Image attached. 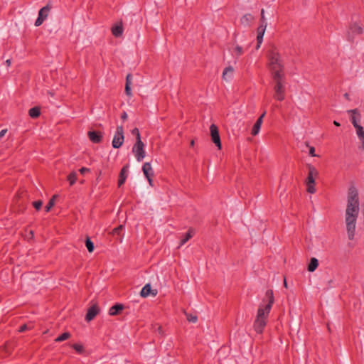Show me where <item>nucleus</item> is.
I'll return each instance as SVG.
<instances>
[{"label":"nucleus","instance_id":"24","mask_svg":"<svg viewBox=\"0 0 364 364\" xmlns=\"http://www.w3.org/2000/svg\"><path fill=\"white\" fill-rule=\"evenodd\" d=\"M194 235V230L193 229H189L184 236V237L181 240L180 245L182 246L185 245Z\"/></svg>","mask_w":364,"mask_h":364},{"label":"nucleus","instance_id":"30","mask_svg":"<svg viewBox=\"0 0 364 364\" xmlns=\"http://www.w3.org/2000/svg\"><path fill=\"white\" fill-rule=\"evenodd\" d=\"M85 246L88 250L89 252H92L94 250V244L90 240L89 237H87L85 240Z\"/></svg>","mask_w":364,"mask_h":364},{"label":"nucleus","instance_id":"52","mask_svg":"<svg viewBox=\"0 0 364 364\" xmlns=\"http://www.w3.org/2000/svg\"><path fill=\"white\" fill-rule=\"evenodd\" d=\"M193 144H194V141H191V145H193Z\"/></svg>","mask_w":364,"mask_h":364},{"label":"nucleus","instance_id":"16","mask_svg":"<svg viewBox=\"0 0 364 364\" xmlns=\"http://www.w3.org/2000/svg\"><path fill=\"white\" fill-rule=\"evenodd\" d=\"M255 20V17L250 14H246L240 18V23L244 26H250Z\"/></svg>","mask_w":364,"mask_h":364},{"label":"nucleus","instance_id":"15","mask_svg":"<svg viewBox=\"0 0 364 364\" xmlns=\"http://www.w3.org/2000/svg\"><path fill=\"white\" fill-rule=\"evenodd\" d=\"M99 308L96 305H93L90 307L87 310V314L85 316V320L87 321H92L98 314Z\"/></svg>","mask_w":364,"mask_h":364},{"label":"nucleus","instance_id":"13","mask_svg":"<svg viewBox=\"0 0 364 364\" xmlns=\"http://www.w3.org/2000/svg\"><path fill=\"white\" fill-rule=\"evenodd\" d=\"M87 135L89 139L95 144L101 142L102 139V134L100 132L89 131Z\"/></svg>","mask_w":364,"mask_h":364},{"label":"nucleus","instance_id":"25","mask_svg":"<svg viewBox=\"0 0 364 364\" xmlns=\"http://www.w3.org/2000/svg\"><path fill=\"white\" fill-rule=\"evenodd\" d=\"M318 259L316 258L313 257L311 259L310 263L309 264L308 270L309 272H314L318 267Z\"/></svg>","mask_w":364,"mask_h":364},{"label":"nucleus","instance_id":"31","mask_svg":"<svg viewBox=\"0 0 364 364\" xmlns=\"http://www.w3.org/2000/svg\"><path fill=\"white\" fill-rule=\"evenodd\" d=\"M260 128H261V127L259 125L255 123V124L252 129L251 134L253 136H256L259 132Z\"/></svg>","mask_w":364,"mask_h":364},{"label":"nucleus","instance_id":"33","mask_svg":"<svg viewBox=\"0 0 364 364\" xmlns=\"http://www.w3.org/2000/svg\"><path fill=\"white\" fill-rule=\"evenodd\" d=\"M307 186V191L310 193H314L316 192L315 183H306Z\"/></svg>","mask_w":364,"mask_h":364},{"label":"nucleus","instance_id":"19","mask_svg":"<svg viewBox=\"0 0 364 364\" xmlns=\"http://www.w3.org/2000/svg\"><path fill=\"white\" fill-rule=\"evenodd\" d=\"M356 135L360 142V148L364 150V129L363 127H358L355 129Z\"/></svg>","mask_w":364,"mask_h":364},{"label":"nucleus","instance_id":"17","mask_svg":"<svg viewBox=\"0 0 364 364\" xmlns=\"http://www.w3.org/2000/svg\"><path fill=\"white\" fill-rule=\"evenodd\" d=\"M234 73V68L232 66L226 67L223 72V79L229 81L232 80Z\"/></svg>","mask_w":364,"mask_h":364},{"label":"nucleus","instance_id":"8","mask_svg":"<svg viewBox=\"0 0 364 364\" xmlns=\"http://www.w3.org/2000/svg\"><path fill=\"white\" fill-rule=\"evenodd\" d=\"M347 112L350 114V119L355 129H358V127H361L362 126L358 124L361 119V115L358 109H349Z\"/></svg>","mask_w":364,"mask_h":364},{"label":"nucleus","instance_id":"38","mask_svg":"<svg viewBox=\"0 0 364 364\" xmlns=\"http://www.w3.org/2000/svg\"><path fill=\"white\" fill-rule=\"evenodd\" d=\"M125 92L127 96H129V97L132 96L131 85H125Z\"/></svg>","mask_w":364,"mask_h":364},{"label":"nucleus","instance_id":"41","mask_svg":"<svg viewBox=\"0 0 364 364\" xmlns=\"http://www.w3.org/2000/svg\"><path fill=\"white\" fill-rule=\"evenodd\" d=\"M132 76L131 74H128L126 77V85H131Z\"/></svg>","mask_w":364,"mask_h":364},{"label":"nucleus","instance_id":"43","mask_svg":"<svg viewBox=\"0 0 364 364\" xmlns=\"http://www.w3.org/2000/svg\"><path fill=\"white\" fill-rule=\"evenodd\" d=\"M309 155L311 156H313V157L316 156V155L315 154V148L314 147L310 146V148H309Z\"/></svg>","mask_w":364,"mask_h":364},{"label":"nucleus","instance_id":"18","mask_svg":"<svg viewBox=\"0 0 364 364\" xmlns=\"http://www.w3.org/2000/svg\"><path fill=\"white\" fill-rule=\"evenodd\" d=\"M124 309V306L121 304H117L112 306L109 310V314L111 316H115L119 314Z\"/></svg>","mask_w":364,"mask_h":364},{"label":"nucleus","instance_id":"44","mask_svg":"<svg viewBox=\"0 0 364 364\" xmlns=\"http://www.w3.org/2000/svg\"><path fill=\"white\" fill-rule=\"evenodd\" d=\"M90 168L85 167H82L81 168L79 169V171L81 174H85L87 172H90Z\"/></svg>","mask_w":364,"mask_h":364},{"label":"nucleus","instance_id":"7","mask_svg":"<svg viewBox=\"0 0 364 364\" xmlns=\"http://www.w3.org/2000/svg\"><path fill=\"white\" fill-rule=\"evenodd\" d=\"M51 9V6L49 4L43 6L38 11V16L35 21L36 26H40L45 20L48 18L50 11Z\"/></svg>","mask_w":364,"mask_h":364},{"label":"nucleus","instance_id":"40","mask_svg":"<svg viewBox=\"0 0 364 364\" xmlns=\"http://www.w3.org/2000/svg\"><path fill=\"white\" fill-rule=\"evenodd\" d=\"M260 23H267L266 19L264 17V10L262 9L261 11V19H260Z\"/></svg>","mask_w":364,"mask_h":364},{"label":"nucleus","instance_id":"10","mask_svg":"<svg viewBox=\"0 0 364 364\" xmlns=\"http://www.w3.org/2000/svg\"><path fill=\"white\" fill-rule=\"evenodd\" d=\"M142 171H143V173H144L145 177L148 180L149 183L151 186H153L152 185V183H153L152 177L154 176V171H153L151 164L149 162L144 163L142 166Z\"/></svg>","mask_w":364,"mask_h":364},{"label":"nucleus","instance_id":"5","mask_svg":"<svg viewBox=\"0 0 364 364\" xmlns=\"http://www.w3.org/2000/svg\"><path fill=\"white\" fill-rule=\"evenodd\" d=\"M124 139L123 127L117 126L112 142V146L114 149H119L123 144Z\"/></svg>","mask_w":364,"mask_h":364},{"label":"nucleus","instance_id":"51","mask_svg":"<svg viewBox=\"0 0 364 364\" xmlns=\"http://www.w3.org/2000/svg\"><path fill=\"white\" fill-rule=\"evenodd\" d=\"M161 327H159V333H161Z\"/></svg>","mask_w":364,"mask_h":364},{"label":"nucleus","instance_id":"34","mask_svg":"<svg viewBox=\"0 0 364 364\" xmlns=\"http://www.w3.org/2000/svg\"><path fill=\"white\" fill-rule=\"evenodd\" d=\"M73 348L77 352V353H81L82 351H83V347L82 345L80 344H77V343H75V344H73Z\"/></svg>","mask_w":364,"mask_h":364},{"label":"nucleus","instance_id":"2","mask_svg":"<svg viewBox=\"0 0 364 364\" xmlns=\"http://www.w3.org/2000/svg\"><path fill=\"white\" fill-rule=\"evenodd\" d=\"M274 302L273 291H266L264 299L259 305L253 328L257 333H262L267 323V318Z\"/></svg>","mask_w":364,"mask_h":364},{"label":"nucleus","instance_id":"35","mask_svg":"<svg viewBox=\"0 0 364 364\" xmlns=\"http://www.w3.org/2000/svg\"><path fill=\"white\" fill-rule=\"evenodd\" d=\"M123 229V225H120L118 227L114 228L112 230V234L113 235H120L121 231Z\"/></svg>","mask_w":364,"mask_h":364},{"label":"nucleus","instance_id":"45","mask_svg":"<svg viewBox=\"0 0 364 364\" xmlns=\"http://www.w3.org/2000/svg\"><path fill=\"white\" fill-rule=\"evenodd\" d=\"M6 132L7 129H2L1 131H0V138L3 137L6 133Z\"/></svg>","mask_w":364,"mask_h":364},{"label":"nucleus","instance_id":"6","mask_svg":"<svg viewBox=\"0 0 364 364\" xmlns=\"http://www.w3.org/2000/svg\"><path fill=\"white\" fill-rule=\"evenodd\" d=\"M132 152L134 153L136 160L138 161H142L145 157L144 144L141 140H136L135 144L132 148Z\"/></svg>","mask_w":364,"mask_h":364},{"label":"nucleus","instance_id":"23","mask_svg":"<svg viewBox=\"0 0 364 364\" xmlns=\"http://www.w3.org/2000/svg\"><path fill=\"white\" fill-rule=\"evenodd\" d=\"M127 176V174L126 167H123L120 171L119 178L118 180V186H121L122 184L124 183Z\"/></svg>","mask_w":364,"mask_h":364},{"label":"nucleus","instance_id":"9","mask_svg":"<svg viewBox=\"0 0 364 364\" xmlns=\"http://www.w3.org/2000/svg\"><path fill=\"white\" fill-rule=\"evenodd\" d=\"M210 136L211 139L213 142L216 145V146L220 149H221V141L219 135L218 128V127L212 124L210 127Z\"/></svg>","mask_w":364,"mask_h":364},{"label":"nucleus","instance_id":"47","mask_svg":"<svg viewBox=\"0 0 364 364\" xmlns=\"http://www.w3.org/2000/svg\"><path fill=\"white\" fill-rule=\"evenodd\" d=\"M6 64L7 66H10L11 64V59H8L6 60Z\"/></svg>","mask_w":364,"mask_h":364},{"label":"nucleus","instance_id":"3","mask_svg":"<svg viewBox=\"0 0 364 364\" xmlns=\"http://www.w3.org/2000/svg\"><path fill=\"white\" fill-rule=\"evenodd\" d=\"M267 58L272 77L285 75L283 60L277 48H272L268 51Z\"/></svg>","mask_w":364,"mask_h":364},{"label":"nucleus","instance_id":"32","mask_svg":"<svg viewBox=\"0 0 364 364\" xmlns=\"http://www.w3.org/2000/svg\"><path fill=\"white\" fill-rule=\"evenodd\" d=\"M186 315L187 320L190 322L196 323L198 321V317L195 315H192V314H186Z\"/></svg>","mask_w":364,"mask_h":364},{"label":"nucleus","instance_id":"46","mask_svg":"<svg viewBox=\"0 0 364 364\" xmlns=\"http://www.w3.org/2000/svg\"><path fill=\"white\" fill-rule=\"evenodd\" d=\"M122 119L123 120H125L127 118V114L126 112H124L122 116H121Z\"/></svg>","mask_w":364,"mask_h":364},{"label":"nucleus","instance_id":"36","mask_svg":"<svg viewBox=\"0 0 364 364\" xmlns=\"http://www.w3.org/2000/svg\"><path fill=\"white\" fill-rule=\"evenodd\" d=\"M42 201L41 200H36L33 203V207L37 210H39L42 207Z\"/></svg>","mask_w":364,"mask_h":364},{"label":"nucleus","instance_id":"4","mask_svg":"<svg viewBox=\"0 0 364 364\" xmlns=\"http://www.w3.org/2000/svg\"><path fill=\"white\" fill-rule=\"evenodd\" d=\"M273 80L274 98L278 101H283L285 98L286 77L285 75L272 77Z\"/></svg>","mask_w":364,"mask_h":364},{"label":"nucleus","instance_id":"50","mask_svg":"<svg viewBox=\"0 0 364 364\" xmlns=\"http://www.w3.org/2000/svg\"><path fill=\"white\" fill-rule=\"evenodd\" d=\"M344 96H345V97H346V98H347V99L348 98V93H346V94L344 95Z\"/></svg>","mask_w":364,"mask_h":364},{"label":"nucleus","instance_id":"21","mask_svg":"<svg viewBox=\"0 0 364 364\" xmlns=\"http://www.w3.org/2000/svg\"><path fill=\"white\" fill-rule=\"evenodd\" d=\"M112 35L115 37H119L123 33V26L121 23L117 24L112 28Z\"/></svg>","mask_w":364,"mask_h":364},{"label":"nucleus","instance_id":"27","mask_svg":"<svg viewBox=\"0 0 364 364\" xmlns=\"http://www.w3.org/2000/svg\"><path fill=\"white\" fill-rule=\"evenodd\" d=\"M68 181L70 186H73L77 181V173L74 171L71 172L68 176Z\"/></svg>","mask_w":364,"mask_h":364},{"label":"nucleus","instance_id":"28","mask_svg":"<svg viewBox=\"0 0 364 364\" xmlns=\"http://www.w3.org/2000/svg\"><path fill=\"white\" fill-rule=\"evenodd\" d=\"M70 337V334L68 332H65L55 339V342H62L68 339Z\"/></svg>","mask_w":364,"mask_h":364},{"label":"nucleus","instance_id":"29","mask_svg":"<svg viewBox=\"0 0 364 364\" xmlns=\"http://www.w3.org/2000/svg\"><path fill=\"white\" fill-rule=\"evenodd\" d=\"M56 196H53L52 197V198L50 199V200L48 201V203H47V205L45 206V211L46 212H49L50 210V209L53 207L54 204H55V198Z\"/></svg>","mask_w":364,"mask_h":364},{"label":"nucleus","instance_id":"12","mask_svg":"<svg viewBox=\"0 0 364 364\" xmlns=\"http://www.w3.org/2000/svg\"><path fill=\"white\" fill-rule=\"evenodd\" d=\"M363 33V28L357 23L352 25L348 32V38L352 39L355 35H360Z\"/></svg>","mask_w":364,"mask_h":364},{"label":"nucleus","instance_id":"20","mask_svg":"<svg viewBox=\"0 0 364 364\" xmlns=\"http://www.w3.org/2000/svg\"><path fill=\"white\" fill-rule=\"evenodd\" d=\"M151 294H152L153 295H156V292L154 293V292H151V285L149 284H146V285L144 286V287L141 289V291L140 292V295L142 296V297H147L149 295H150Z\"/></svg>","mask_w":364,"mask_h":364},{"label":"nucleus","instance_id":"42","mask_svg":"<svg viewBox=\"0 0 364 364\" xmlns=\"http://www.w3.org/2000/svg\"><path fill=\"white\" fill-rule=\"evenodd\" d=\"M29 328L26 324L22 325L18 328V332L22 333L28 329Z\"/></svg>","mask_w":364,"mask_h":364},{"label":"nucleus","instance_id":"14","mask_svg":"<svg viewBox=\"0 0 364 364\" xmlns=\"http://www.w3.org/2000/svg\"><path fill=\"white\" fill-rule=\"evenodd\" d=\"M318 171L312 166L309 167V173L306 180V183H315V177L317 176Z\"/></svg>","mask_w":364,"mask_h":364},{"label":"nucleus","instance_id":"22","mask_svg":"<svg viewBox=\"0 0 364 364\" xmlns=\"http://www.w3.org/2000/svg\"><path fill=\"white\" fill-rule=\"evenodd\" d=\"M231 53L235 60H237L243 54V48L242 46L237 45L234 48H232Z\"/></svg>","mask_w":364,"mask_h":364},{"label":"nucleus","instance_id":"11","mask_svg":"<svg viewBox=\"0 0 364 364\" xmlns=\"http://www.w3.org/2000/svg\"><path fill=\"white\" fill-rule=\"evenodd\" d=\"M267 23H260L259 26L257 28V46L256 49H259L262 43L263 36L265 33V30L267 28Z\"/></svg>","mask_w":364,"mask_h":364},{"label":"nucleus","instance_id":"39","mask_svg":"<svg viewBox=\"0 0 364 364\" xmlns=\"http://www.w3.org/2000/svg\"><path fill=\"white\" fill-rule=\"evenodd\" d=\"M265 112L257 119L255 124L259 125L260 127L262 126V120H263V117H264L265 115Z\"/></svg>","mask_w":364,"mask_h":364},{"label":"nucleus","instance_id":"1","mask_svg":"<svg viewBox=\"0 0 364 364\" xmlns=\"http://www.w3.org/2000/svg\"><path fill=\"white\" fill-rule=\"evenodd\" d=\"M359 210L358 191L356 188L351 186L348 189L347 207L345 213L348 237L350 240L354 239L356 220L359 215Z\"/></svg>","mask_w":364,"mask_h":364},{"label":"nucleus","instance_id":"48","mask_svg":"<svg viewBox=\"0 0 364 364\" xmlns=\"http://www.w3.org/2000/svg\"><path fill=\"white\" fill-rule=\"evenodd\" d=\"M333 124H334L336 126H337V127H339V126H340V123H339V122H336V121H334V122H333Z\"/></svg>","mask_w":364,"mask_h":364},{"label":"nucleus","instance_id":"37","mask_svg":"<svg viewBox=\"0 0 364 364\" xmlns=\"http://www.w3.org/2000/svg\"><path fill=\"white\" fill-rule=\"evenodd\" d=\"M132 134L136 137V140H141L140 133L137 128H134L132 131Z\"/></svg>","mask_w":364,"mask_h":364},{"label":"nucleus","instance_id":"26","mask_svg":"<svg viewBox=\"0 0 364 364\" xmlns=\"http://www.w3.org/2000/svg\"><path fill=\"white\" fill-rule=\"evenodd\" d=\"M41 114L40 108L38 107H32L28 111V114L31 118H36Z\"/></svg>","mask_w":364,"mask_h":364},{"label":"nucleus","instance_id":"49","mask_svg":"<svg viewBox=\"0 0 364 364\" xmlns=\"http://www.w3.org/2000/svg\"><path fill=\"white\" fill-rule=\"evenodd\" d=\"M284 287H285L286 288H287V284L286 279H284Z\"/></svg>","mask_w":364,"mask_h":364}]
</instances>
